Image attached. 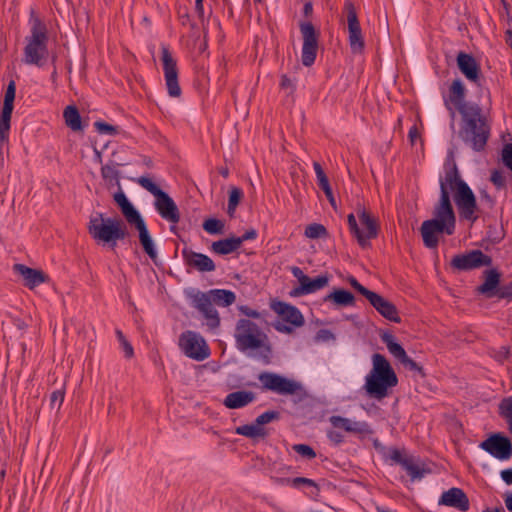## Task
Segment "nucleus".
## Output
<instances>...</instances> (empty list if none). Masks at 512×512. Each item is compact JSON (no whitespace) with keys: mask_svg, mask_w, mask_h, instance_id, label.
<instances>
[{"mask_svg":"<svg viewBox=\"0 0 512 512\" xmlns=\"http://www.w3.org/2000/svg\"><path fill=\"white\" fill-rule=\"evenodd\" d=\"M302 14L305 20L300 22V32H315L314 25L309 20L313 14V4L310 1L304 3Z\"/></svg>","mask_w":512,"mask_h":512,"instance_id":"nucleus-39","label":"nucleus"},{"mask_svg":"<svg viewBox=\"0 0 512 512\" xmlns=\"http://www.w3.org/2000/svg\"><path fill=\"white\" fill-rule=\"evenodd\" d=\"M323 301L330 302L336 308H341L353 306L355 304V297L347 290L334 289L324 297Z\"/></svg>","mask_w":512,"mask_h":512,"instance_id":"nucleus-30","label":"nucleus"},{"mask_svg":"<svg viewBox=\"0 0 512 512\" xmlns=\"http://www.w3.org/2000/svg\"><path fill=\"white\" fill-rule=\"evenodd\" d=\"M16 93V84L13 80H11L7 86L3 107L1 111V119H0V136L2 139L6 137V133L10 128V120L13 111V103L15 99Z\"/></svg>","mask_w":512,"mask_h":512,"instance_id":"nucleus-17","label":"nucleus"},{"mask_svg":"<svg viewBox=\"0 0 512 512\" xmlns=\"http://www.w3.org/2000/svg\"><path fill=\"white\" fill-rule=\"evenodd\" d=\"M381 339L386 344L389 353L399 362L407 356L404 348L395 341L392 334L385 333L382 335Z\"/></svg>","mask_w":512,"mask_h":512,"instance_id":"nucleus-36","label":"nucleus"},{"mask_svg":"<svg viewBox=\"0 0 512 512\" xmlns=\"http://www.w3.org/2000/svg\"><path fill=\"white\" fill-rule=\"evenodd\" d=\"M348 283L351 285V287H353L357 292H359L362 296H364L365 298L368 296V294L371 292L370 290H368L366 287H364L362 284H360L356 278L354 277H349L348 278Z\"/></svg>","mask_w":512,"mask_h":512,"instance_id":"nucleus-53","label":"nucleus"},{"mask_svg":"<svg viewBox=\"0 0 512 512\" xmlns=\"http://www.w3.org/2000/svg\"><path fill=\"white\" fill-rule=\"evenodd\" d=\"M120 345H121V348L124 351L125 357L126 358H132L133 355H134V350H133V347L130 344V342L128 340H126L123 343H121Z\"/></svg>","mask_w":512,"mask_h":512,"instance_id":"nucleus-61","label":"nucleus"},{"mask_svg":"<svg viewBox=\"0 0 512 512\" xmlns=\"http://www.w3.org/2000/svg\"><path fill=\"white\" fill-rule=\"evenodd\" d=\"M495 296L501 299L512 298V282L499 286V288L495 292Z\"/></svg>","mask_w":512,"mask_h":512,"instance_id":"nucleus-52","label":"nucleus"},{"mask_svg":"<svg viewBox=\"0 0 512 512\" xmlns=\"http://www.w3.org/2000/svg\"><path fill=\"white\" fill-rule=\"evenodd\" d=\"M131 225H134L135 228L139 232V241L142 245L143 250L145 253L152 259L155 260L157 257V252L154 247L153 240L149 234V231L147 229V226L143 220L142 217L138 218V220L133 221L130 223Z\"/></svg>","mask_w":512,"mask_h":512,"instance_id":"nucleus-27","label":"nucleus"},{"mask_svg":"<svg viewBox=\"0 0 512 512\" xmlns=\"http://www.w3.org/2000/svg\"><path fill=\"white\" fill-rule=\"evenodd\" d=\"M240 311L248 316V317H251V318H259L260 317V313L254 309H251L250 307L248 306H242L240 307Z\"/></svg>","mask_w":512,"mask_h":512,"instance_id":"nucleus-62","label":"nucleus"},{"mask_svg":"<svg viewBox=\"0 0 512 512\" xmlns=\"http://www.w3.org/2000/svg\"><path fill=\"white\" fill-rule=\"evenodd\" d=\"M450 191L453 192L454 201L459 211V215L470 222H475L479 215V207L476 197L462 180L456 165L445 170V176L440 180V198L434 206L433 218L448 231L447 235H452L456 227V216L450 200Z\"/></svg>","mask_w":512,"mask_h":512,"instance_id":"nucleus-1","label":"nucleus"},{"mask_svg":"<svg viewBox=\"0 0 512 512\" xmlns=\"http://www.w3.org/2000/svg\"><path fill=\"white\" fill-rule=\"evenodd\" d=\"M400 363L405 368H407L411 371H417L419 373L422 372V368L414 360H412L408 355L404 359H402Z\"/></svg>","mask_w":512,"mask_h":512,"instance_id":"nucleus-57","label":"nucleus"},{"mask_svg":"<svg viewBox=\"0 0 512 512\" xmlns=\"http://www.w3.org/2000/svg\"><path fill=\"white\" fill-rule=\"evenodd\" d=\"M214 304L227 307L235 302L234 292L224 289H213L208 292Z\"/></svg>","mask_w":512,"mask_h":512,"instance_id":"nucleus-33","label":"nucleus"},{"mask_svg":"<svg viewBox=\"0 0 512 512\" xmlns=\"http://www.w3.org/2000/svg\"><path fill=\"white\" fill-rule=\"evenodd\" d=\"M114 201L120 207L122 214L129 224L141 217L122 190L114 194Z\"/></svg>","mask_w":512,"mask_h":512,"instance_id":"nucleus-31","label":"nucleus"},{"mask_svg":"<svg viewBox=\"0 0 512 512\" xmlns=\"http://www.w3.org/2000/svg\"><path fill=\"white\" fill-rule=\"evenodd\" d=\"M500 475H501L502 480L507 485H511L512 484V468L502 470Z\"/></svg>","mask_w":512,"mask_h":512,"instance_id":"nucleus-63","label":"nucleus"},{"mask_svg":"<svg viewBox=\"0 0 512 512\" xmlns=\"http://www.w3.org/2000/svg\"><path fill=\"white\" fill-rule=\"evenodd\" d=\"M292 448L296 453L307 459H313L316 457L315 451L309 445L295 444Z\"/></svg>","mask_w":512,"mask_h":512,"instance_id":"nucleus-50","label":"nucleus"},{"mask_svg":"<svg viewBox=\"0 0 512 512\" xmlns=\"http://www.w3.org/2000/svg\"><path fill=\"white\" fill-rule=\"evenodd\" d=\"M501 274L496 269L484 272V282L477 288L480 294L487 297L495 296V292L499 288Z\"/></svg>","mask_w":512,"mask_h":512,"instance_id":"nucleus-29","label":"nucleus"},{"mask_svg":"<svg viewBox=\"0 0 512 512\" xmlns=\"http://www.w3.org/2000/svg\"><path fill=\"white\" fill-rule=\"evenodd\" d=\"M48 58L47 34H32L26 38L23 58L26 64L42 67Z\"/></svg>","mask_w":512,"mask_h":512,"instance_id":"nucleus-9","label":"nucleus"},{"mask_svg":"<svg viewBox=\"0 0 512 512\" xmlns=\"http://www.w3.org/2000/svg\"><path fill=\"white\" fill-rule=\"evenodd\" d=\"M499 414L506 421L512 418V397H506L500 402Z\"/></svg>","mask_w":512,"mask_h":512,"instance_id":"nucleus-46","label":"nucleus"},{"mask_svg":"<svg viewBox=\"0 0 512 512\" xmlns=\"http://www.w3.org/2000/svg\"><path fill=\"white\" fill-rule=\"evenodd\" d=\"M509 355H510V348L503 346L499 349V351H497V353L495 354V358L498 361L503 362L509 358Z\"/></svg>","mask_w":512,"mask_h":512,"instance_id":"nucleus-59","label":"nucleus"},{"mask_svg":"<svg viewBox=\"0 0 512 512\" xmlns=\"http://www.w3.org/2000/svg\"><path fill=\"white\" fill-rule=\"evenodd\" d=\"M334 428L342 429L348 433L369 434L370 426L365 421H354L342 416H331L329 419Z\"/></svg>","mask_w":512,"mask_h":512,"instance_id":"nucleus-22","label":"nucleus"},{"mask_svg":"<svg viewBox=\"0 0 512 512\" xmlns=\"http://www.w3.org/2000/svg\"><path fill=\"white\" fill-rule=\"evenodd\" d=\"M479 447L501 461L509 460L512 457V443L501 433L491 434L479 444Z\"/></svg>","mask_w":512,"mask_h":512,"instance_id":"nucleus-13","label":"nucleus"},{"mask_svg":"<svg viewBox=\"0 0 512 512\" xmlns=\"http://www.w3.org/2000/svg\"><path fill=\"white\" fill-rule=\"evenodd\" d=\"M357 222L356 216L351 213L347 216V222L351 234L356 238L358 244L362 248L370 246V240L378 236L380 225L378 219L364 206H357Z\"/></svg>","mask_w":512,"mask_h":512,"instance_id":"nucleus-6","label":"nucleus"},{"mask_svg":"<svg viewBox=\"0 0 512 512\" xmlns=\"http://www.w3.org/2000/svg\"><path fill=\"white\" fill-rule=\"evenodd\" d=\"M203 229L209 234H222L224 231V223L215 218H209L204 221Z\"/></svg>","mask_w":512,"mask_h":512,"instance_id":"nucleus-44","label":"nucleus"},{"mask_svg":"<svg viewBox=\"0 0 512 512\" xmlns=\"http://www.w3.org/2000/svg\"><path fill=\"white\" fill-rule=\"evenodd\" d=\"M305 236L310 239H317L327 237L328 232L327 229L322 224L313 223L306 227Z\"/></svg>","mask_w":512,"mask_h":512,"instance_id":"nucleus-41","label":"nucleus"},{"mask_svg":"<svg viewBox=\"0 0 512 512\" xmlns=\"http://www.w3.org/2000/svg\"><path fill=\"white\" fill-rule=\"evenodd\" d=\"M136 182L156 198L155 208L163 219L174 224L179 222L178 207L167 193L162 191L149 177L141 176Z\"/></svg>","mask_w":512,"mask_h":512,"instance_id":"nucleus-7","label":"nucleus"},{"mask_svg":"<svg viewBox=\"0 0 512 512\" xmlns=\"http://www.w3.org/2000/svg\"><path fill=\"white\" fill-rule=\"evenodd\" d=\"M499 14L502 21H506L508 25H510L512 21L511 13H510V5L506 0H501V7L499 8ZM505 32H512V27L509 26Z\"/></svg>","mask_w":512,"mask_h":512,"instance_id":"nucleus-47","label":"nucleus"},{"mask_svg":"<svg viewBox=\"0 0 512 512\" xmlns=\"http://www.w3.org/2000/svg\"><path fill=\"white\" fill-rule=\"evenodd\" d=\"M447 229L436 220H425L420 227L423 243L427 248L434 249L438 246L439 235L446 234Z\"/></svg>","mask_w":512,"mask_h":512,"instance_id":"nucleus-19","label":"nucleus"},{"mask_svg":"<svg viewBox=\"0 0 512 512\" xmlns=\"http://www.w3.org/2000/svg\"><path fill=\"white\" fill-rule=\"evenodd\" d=\"M64 396H65V393L63 390L54 391L51 394V405L55 406L56 402H58L57 408L59 409L61 404L64 401Z\"/></svg>","mask_w":512,"mask_h":512,"instance_id":"nucleus-58","label":"nucleus"},{"mask_svg":"<svg viewBox=\"0 0 512 512\" xmlns=\"http://www.w3.org/2000/svg\"><path fill=\"white\" fill-rule=\"evenodd\" d=\"M327 436H328L329 440L336 445L343 442V435L337 431H334V430L328 431Z\"/></svg>","mask_w":512,"mask_h":512,"instance_id":"nucleus-60","label":"nucleus"},{"mask_svg":"<svg viewBox=\"0 0 512 512\" xmlns=\"http://www.w3.org/2000/svg\"><path fill=\"white\" fill-rule=\"evenodd\" d=\"M344 14L348 24V32H361L356 9L351 2L345 3Z\"/></svg>","mask_w":512,"mask_h":512,"instance_id":"nucleus-37","label":"nucleus"},{"mask_svg":"<svg viewBox=\"0 0 512 512\" xmlns=\"http://www.w3.org/2000/svg\"><path fill=\"white\" fill-rule=\"evenodd\" d=\"M457 65L459 70L462 72V74L465 75V77L468 80L474 83L478 82L480 68L476 60L471 55L460 52L457 55Z\"/></svg>","mask_w":512,"mask_h":512,"instance_id":"nucleus-25","label":"nucleus"},{"mask_svg":"<svg viewBox=\"0 0 512 512\" xmlns=\"http://www.w3.org/2000/svg\"><path fill=\"white\" fill-rule=\"evenodd\" d=\"M349 42L353 53H360L364 48L363 34H349Z\"/></svg>","mask_w":512,"mask_h":512,"instance_id":"nucleus-48","label":"nucleus"},{"mask_svg":"<svg viewBox=\"0 0 512 512\" xmlns=\"http://www.w3.org/2000/svg\"><path fill=\"white\" fill-rule=\"evenodd\" d=\"M88 231L91 237L103 243L116 245L117 240H123L128 235L125 223L119 218H105L102 213L90 217Z\"/></svg>","mask_w":512,"mask_h":512,"instance_id":"nucleus-5","label":"nucleus"},{"mask_svg":"<svg viewBox=\"0 0 512 512\" xmlns=\"http://www.w3.org/2000/svg\"><path fill=\"white\" fill-rule=\"evenodd\" d=\"M235 432L238 435H242L251 439L264 438L267 435L266 429L261 427L256 420L252 424H246L237 427Z\"/></svg>","mask_w":512,"mask_h":512,"instance_id":"nucleus-34","label":"nucleus"},{"mask_svg":"<svg viewBox=\"0 0 512 512\" xmlns=\"http://www.w3.org/2000/svg\"><path fill=\"white\" fill-rule=\"evenodd\" d=\"M256 238V231L255 230H249L246 231L241 237H236V239L240 240V246L242 243L246 240L254 239Z\"/></svg>","mask_w":512,"mask_h":512,"instance_id":"nucleus-64","label":"nucleus"},{"mask_svg":"<svg viewBox=\"0 0 512 512\" xmlns=\"http://www.w3.org/2000/svg\"><path fill=\"white\" fill-rule=\"evenodd\" d=\"M161 62L163 66L166 87L171 97H179L181 88L178 83V69L176 59L172 56L168 47L161 46Z\"/></svg>","mask_w":512,"mask_h":512,"instance_id":"nucleus-12","label":"nucleus"},{"mask_svg":"<svg viewBox=\"0 0 512 512\" xmlns=\"http://www.w3.org/2000/svg\"><path fill=\"white\" fill-rule=\"evenodd\" d=\"M279 418L280 413L278 411H266L263 414L259 415L256 418V421L261 427H263L265 424L278 420Z\"/></svg>","mask_w":512,"mask_h":512,"instance_id":"nucleus-49","label":"nucleus"},{"mask_svg":"<svg viewBox=\"0 0 512 512\" xmlns=\"http://www.w3.org/2000/svg\"><path fill=\"white\" fill-rule=\"evenodd\" d=\"M179 346L186 356L202 361L209 357V348L201 335L193 331H186L179 338Z\"/></svg>","mask_w":512,"mask_h":512,"instance_id":"nucleus-11","label":"nucleus"},{"mask_svg":"<svg viewBox=\"0 0 512 512\" xmlns=\"http://www.w3.org/2000/svg\"><path fill=\"white\" fill-rule=\"evenodd\" d=\"M439 505L452 507L459 511L465 512L469 509L470 503L465 492L456 487H452L444 491L438 501Z\"/></svg>","mask_w":512,"mask_h":512,"instance_id":"nucleus-18","label":"nucleus"},{"mask_svg":"<svg viewBox=\"0 0 512 512\" xmlns=\"http://www.w3.org/2000/svg\"><path fill=\"white\" fill-rule=\"evenodd\" d=\"M274 480L277 483H279V484H285V483L286 484H291L295 488L300 487V485H307V486L317 487V484L315 483V481H313L312 479H309V478H305V477H296V478H293V479H289V478H275Z\"/></svg>","mask_w":512,"mask_h":512,"instance_id":"nucleus-42","label":"nucleus"},{"mask_svg":"<svg viewBox=\"0 0 512 512\" xmlns=\"http://www.w3.org/2000/svg\"><path fill=\"white\" fill-rule=\"evenodd\" d=\"M318 34H304L301 62L304 66L310 67L316 59L318 52Z\"/></svg>","mask_w":512,"mask_h":512,"instance_id":"nucleus-26","label":"nucleus"},{"mask_svg":"<svg viewBox=\"0 0 512 512\" xmlns=\"http://www.w3.org/2000/svg\"><path fill=\"white\" fill-rule=\"evenodd\" d=\"M291 272L299 282V286L296 287L292 292V295L294 296L314 293L324 288L329 283V277L327 275H321L315 279H311L305 275L299 267H292Z\"/></svg>","mask_w":512,"mask_h":512,"instance_id":"nucleus-15","label":"nucleus"},{"mask_svg":"<svg viewBox=\"0 0 512 512\" xmlns=\"http://www.w3.org/2000/svg\"><path fill=\"white\" fill-rule=\"evenodd\" d=\"M258 380L262 384V389L280 395H294L302 390V385L299 382L272 372L260 373Z\"/></svg>","mask_w":512,"mask_h":512,"instance_id":"nucleus-10","label":"nucleus"},{"mask_svg":"<svg viewBox=\"0 0 512 512\" xmlns=\"http://www.w3.org/2000/svg\"><path fill=\"white\" fill-rule=\"evenodd\" d=\"M502 161L512 171V144H505L502 150Z\"/></svg>","mask_w":512,"mask_h":512,"instance_id":"nucleus-51","label":"nucleus"},{"mask_svg":"<svg viewBox=\"0 0 512 512\" xmlns=\"http://www.w3.org/2000/svg\"><path fill=\"white\" fill-rule=\"evenodd\" d=\"M182 255L185 263L199 272H212L216 268L213 260L205 254L183 249Z\"/></svg>","mask_w":512,"mask_h":512,"instance_id":"nucleus-21","label":"nucleus"},{"mask_svg":"<svg viewBox=\"0 0 512 512\" xmlns=\"http://www.w3.org/2000/svg\"><path fill=\"white\" fill-rule=\"evenodd\" d=\"M101 175L110 184H119V172L115 165L106 164L101 168Z\"/></svg>","mask_w":512,"mask_h":512,"instance_id":"nucleus-45","label":"nucleus"},{"mask_svg":"<svg viewBox=\"0 0 512 512\" xmlns=\"http://www.w3.org/2000/svg\"><path fill=\"white\" fill-rule=\"evenodd\" d=\"M192 302L204 317L208 320V325L211 328L219 326L220 319L217 310L213 306V301L208 293L198 292L192 296Z\"/></svg>","mask_w":512,"mask_h":512,"instance_id":"nucleus-16","label":"nucleus"},{"mask_svg":"<svg viewBox=\"0 0 512 512\" xmlns=\"http://www.w3.org/2000/svg\"><path fill=\"white\" fill-rule=\"evenodd\" d=\"M95 127L99 133L114 135L116 133V128L110 124L105 122H96Z\"/></svg>","mask_w":512,"mask_h":512,"instance_id":"nucleus-55","label":"nucleus"},{"mask_svg":"<svg viewBox=\"0 0 512 512\" xmlns=\"http://www.w3.org/2000/svg\"><path fill=\"white\" fill-rule=\"evenodd\" d=\"M366 299L384 318L392 322H400L397 308L392 302L373 291L368 294Z\"/></svg>","mask_w":512,"mask_h":512,"instance_id":"nucleus-20","label":"nucleus"},{"mask_svg":"<svg viewBox=\"0 0 512 512\" xmlns=\"http://www.w3.org/2000/svg\"><path fill=\"white\" fill-rule=\"evenodd\" d=\"M30 32H45V24L42 22L40 16L34 8L30 9V16L28 20Z\"/></svg>","mask_w":512,"mask_h":512,"instance_id":"nucleus-43","label":"nucleus"},{"mask_svg":"<svg viewBox=\"0 0 512 512\" xmlns=\"http://www.w3.org/2000/svg\"><path fill=\"white\" fill-rule=\"evenodd\" d=\"M465 87L461 80L456 79L452 82L448 95L444 97V104L450 113L452 119V127H454V119L456 110L462 115L470 109L479 107L478 104L465 101Z\"/></svg>","mask_w":512,"mask_h":512,"instance_id":"nucleus-8","label":"nucleus"},{"mask_svg":"<svg viewBox=\"0 0 512 512\" xmlns=\"http://www.w3.org/2000/svg\"><path fill=\"white\" fill-rule=\"evenodd\" d=\"M63 117L65 124L73 131H80L83 129L81 116L75 106H67L64 109Z\"/></svg>","mask_w":512,"mask_h":512,"instance_id":"nucleus-35","label":"nucleus"},{"mask_svg":"<svg viewBox=\"0 0 512 512\" xmlns=\"http://www.w3.org/2000/svg\"><path fill=\"white\" fill-rule=\"evenodd\" d=\"M389 458L397 464H400L403 467V463L408 461L410 457L403 456L402 452L398 449H393L390 451Z\"/></svg>","mask_w":512,"mask_h":512,"instance_id":"nucleus-56","label":"nucleus"},{"mask_svg":"<svg viewBox=\"0 0 512 512\" xmlns=\"http://www.w3.org/2000/svg\"><path fill=\"white\" fill-rule=\"evenodd\" d=\"M273 310L282 318L283 321L300 327L304 324V318L299 309L284 302H276L272 305Z\"/></svg>","mask_w":512,"mask_h":512,"instance_id":"nucleus-24","label":"nucleus"},{"mask_svg":"<svg viewBox=\"0 0 512 512\" xmlns=\"http://www.w3.org/2000/svg\"><path fill=\"white\" fill-rule=\"evenodd\" d=\"M491 264V257L481 250H471L465 254H458L451 260V267L458 271H469Z\"/></svg>","mask_w":512,"mask_h":512,"instance_id":"nucleus-14","label":"nucleus"},{"mask_svg":"<svg viewBox=\"0 0 512 512\" xmlns=\"http://www.w3.org/2000/svg\"><path fill=\"white\" fill-rule=\"evenodd\" d=\"M403 468L410 475L411 480H419L424 477L427 472L421 465H419L413 458H409L408 461L403 463Z\"/></svg>","mask_w":512,"mask_h":512,"instance_id":"nucleus-38","label":"nucleus"},{"mask_svg":"<svg viewBox=\"0 0 512 512\" xmlns=\"http://www.w3.org/2000/svg\"><path fill=\"white\" fill-rule=\"evenodd\" d=\"M255 398L254 392L241 390L229 393L225 397L223 404L229 409H239L252 403Z\"/></svg>","mask_w":512,"mask_h":512,"instance_id":"nucleus-28","label":"nucleus"},{"mask_svg":"<svg viewBox=\"0 0 512 512\" xmlns=\"http://www.w3.org/2000/svg\"><path fill=\"white\" fill-rule=\"evenodd\" d=\"M237 348L242 351H257L256 357L269 362L271 346L266 333L254 322L248 319H240L235 329Z\"/></svg>","mask_w":512,"mask_h":512,"instance_id":"nucleus-3","label":"nucleus"},{"mask_svg":"<svg viewBox=\"0 0 512 512\" xmlns=\"http://www.w3.org/2000/svg\"><path fill=\"white\" fill-rule=\"evenodd\" d=\"M491 181L497 188H503L506 184V177L500 171H493Z\"/></svg>","mask_w":512,"mask_h":512,"instance_id":"nucleus-54","label":"nucleus"},{"mask_svg":"<svg viewBox=\"0 0 512 512\" xmlns=\"http://www.w3.org/2000/svg\"><path fill=\"white\" fill-rule=\"evenodd\" d=\"M460 138L475 151L485 148L490 136V126L480 107L470 109L462 115Z\"/></svg>","mask_w":512,"mask_h":512,"instance_id":"nucleus-4","label":"nucleus"},{"mask_svg":"<svg viewBox=\"0 0 512 512\" xmlns=\"http://www.w3.org/2000/svg\"><path fill=\"white\" fill-rule=\"evenodd\" d=\"M242 197H243V192L240 188L232 187L230 189L227 212L231 217L234 215L236 207L240 203Z\"/></svg>","mask_w":512,"mask_h":512,"instance_id":"nucleus-40","label":"nucleus"},{"mask_svg":"<svg viewBox=\"0 0 512 512\" xmlns=\"http://www.w3.org/2000/svg\"><path fill=\"white\" fill-rule=\"evenodd\" d=\"M398 378L388 360L379 353L372 356V369L365 377L364 389L370 398L382 400L395 387Z\"/></svg>","mask_w":512,"mask_h":512,"instance_id":"nucleus-2","label":"nucleus"},{"mask_svg":"<svg viewBox=\"0 0 512 512\" xmlns=\"http://www.w3.org/2000/svg\"><path fill=\"white\" fill-rule=\"evenodd\" d=\"M13 269L22 276L24 285L29 289H34L41 283L48 281V276L41 270L33 269L23 264H15Z\"/></svg>","mask_w":512,"mask_h":512,"instance_id":"nucleus-23","label":"nucleus"},{"mask_svg":"<svg viewBox=\"0 0 512 512\" xmlns=\"http://www.w3.org/2000/svg\"><path fill=\"white\" fill-rule=\"evenodd\" d=\"M240 248V240L236 237L218 240L212 243L211 251L218 255H227Z\"/></svg>","mask_w":512,"mask_h":512,"instance_id":"nucleus-32","label":"nucleus"}]
</instances>
